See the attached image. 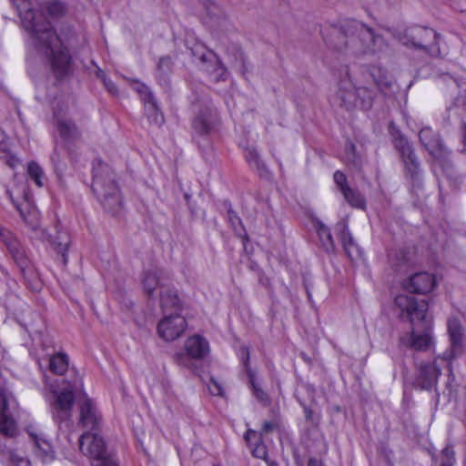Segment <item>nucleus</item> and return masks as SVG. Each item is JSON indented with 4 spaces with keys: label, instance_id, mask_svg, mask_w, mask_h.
Instances as JSON below:
<instances>
[{
    "label": "nucleus",
    "instance_id": "obj_27",
    "mask_svg": "<svg viewBox=\"0 0 466 466\" xmlns=\"http://www.w3.org/2000/svg\"><path fill=\"white\" fill-rule=\"evenodd\" d=\"M245 440L248 443L249 446L254 441L255 447L252 449V455L258 459H266L268 455L266 446L260 441V438L258 436L257 431L253 430H248L245 433Z\"/></svg>",
    "mask_w": 466,
    "mask_h": 466
},
{
    "label": "nucleus",
    "instance_id": "obj_30",
    "mask_svg": "<svg viewBox=\"0 0 466 466\" xmlns=\"http://www.w3.org/2000/svg\"><path fill=\"white\" fill-rule=\"evenodd\" d=\"M173 64L174 62L170 56H164L159 58L157 67V78L159 82L167 83V76L171 72Z\"/></svg>",
    "mask_w": 466,
    "mask_h": 466
},
{
    "label": "nucleus",
    "instance_id": "obj_17",
    "mask_svg": "<svg viewBox=\"0 0 466 466\" xmlns=\"http://www.w3.org/2000/svg\"><path fill=\"white\" fill-rule=\"evenodd\" d=\"M55 229V235L48 234L47 239L56 250V254L60 256L61 263L64 266H66L68 262L67 250L71 242L70 236L68 232L59 225H56Z\"/></svg>",
    "mask_w": 466,
    "mask_h": 466
},
{
    "label": "nucleus",
    "instance_id": "obj_8",
    "mask_svg": "<svg viewBox=\"0 0 466 466\" xmlns=\"http://www.w3.org/2000/svg\"><path fill=\"white\" fill-rule=\"evenodd\" d=\"M419 138L422 147L440 164L447 177L451 178L453 167L450 161L451 151L445 146L440 134L430 127H425L420 130Z\"/></svg>",
    "mask_w": 466,
    "mask_h": 466
},
{
    "label": "nucleus",
    "instance_id": "obj_37",
    "mask_svg": "<svg viewBox=\"0 0 466 466\" xmlns=\"http://www.w3.org/2000/svg\"><path fill=\"white\" fill-rule=\"evenodd\" d=\"M25 223L29 228L35 231L40 228L39 213L36 209H30L27 214L20 212Z\"/></svg>",
    "mask_w": 466,
    "mask_h": 466
},
{
    "label": "nucleus",
    "instance_id": "obj_1",
    "mask_svg": "<svg viewBox=\"0 0 466 466\" xmlns=\"http://www.w3.org/2000/svg\"><path fill=\"white\" fill-rule=\"evenodd\" d=\"M22 3L23 5H18V15L23 27L29 33L31 45L37 54L47 58L56 77L66 76L70 72L72 58L65 45L71 44L75 37L72 26L64 25L57 35L43 14L31 10L26 1Z\"/></svg>",
    "mask_w": 466,
    "mask_h": 466
},
{
    "label": "nucleus",
    "instance_id": "obj_32",
    "mask_svg": "<svg viewBox=\"0 0 466 466\" xmlns=\"http://www.w3.org/2000/svg\"><path fill=\"white\" fill-rule=\"evenodd\" d=\"M248 377L249 380V383L251 385L253 395L257 398L258 401L264 404H268L269 402L268 395L256 382L255 372L251 369H248Z\"/></svg>",
    "mask_w": 466,
    "mask_h": 466
},
{
    "label": "nucleus",
    "instance_id": "obj_4",
    "mask_svg": "<svg viewBox=\"0 0 466 466\" xmlns=\"http://www.w3.org/2000/svg\"><path fill=\"white\" fill-rule=\"evenodd\" d=\"M395 305L400 309V317L411 324L409 346L417 351H427L433 344L428 328L429 304L423 299L412 295L400 294L395 298Z\"/></svg>",
    "mask_w": 466,
    "mask_h": 466
},
{
    "label": "nucleus",
    "instance_id": "obj_45",
    "mask_svg": "<svg viewBox=\"0 0 466 466\" xmlns=\"http://www.w3.org/2000/svg\"><path fill=\"white\" fill-rule=\"evenodd\" d=\"M242 362L245 366L246 371L248 372V369L249 368V349L248 347H242L240 349Z\"/></svg>",
    "mask_w": 466,
    "mask_h": 466
},
{
    "label": "nucleus",
    "instance_id": "obj_19",
    "mask_svg": "<svg viewBox=\"0 0 466 466\" xmlns=\"http://www.w3.org/2000/svg\"><path fill=\"white\" fill-rule=\"evenodd\" d=\"M83 395L84 400L79 405V424L84 428L94 431L99 424L100 417L92 400L85 393Z\"/></svg>",
    "mask_w": 466,
    "mask_h": 466
},
{
    "label": "nucleus",
    "instance_id": "obj_36",
    "mask_svg": "<svg viewBox=\"0 0 466 466\" xmlns=\"http://www.w3.org/2000/svg\"><path fill=\"white\" fill-rule=\"evenodd\" d=\"M45 9L50 18H58L64 15L66 13L65 5L59 1H52L47 3Z\"/></svg>",
    "mask_w": 466,
    "mask_h": 466
},
{
    "label": "nucleus",
    "instance_id": "obj_7",
    "mask_svg": "<svg viewBox=\"0 0 466 466\" xmlns=\"http://www.w3.org/2000/svg\"><path fill=\"white\" fill-rule=\"evenodd\" d=\"M393 144L404 165L405 177L410 180L413 190L422 187V169L412 145L400 133L393 135Z\"/></svg>",
    "mask_w": 466,
    "mask_h": 466
},
{
    "label": "nucleus",
    "instance_id": "obj_21",
    "mask_svg": "<svg viewBox=\"0 0 466 466\" xmlns=\"http://www.w3.org/2000/svg\"><path fill=\"white\" fill-rule=\"evenodd\" d=\"M160 308L164 314L169 315L168 311H177L181 309V301L177 292L167 285H161Z\"/></svg>",
    "mask_w": 466,
    "mask_h": 466
},
{
    "label": "nucleus",
    "instance_id": "obj_48",
    "mask_svg": "<svg viewBox=\"0 0 466 466\" xmlns=\"http://www.w3.org/2000/svg\"><path fill=\"white\" fill-rule=\"evenodd\" d=\"M304 413H305V419L308 420V421H311L313 420V411L309 407H304Z\"/></svg>",
    "mask_w": 466,
    "mask_h": 466
},
{
    "label": "nucleus",
    "instance_id": "obj_46",
    "mask_svg": "<svg viewBox=\"0 0 466 466\" xmlns=\"http://www.w3.org/2000/svg\"><path fill=\"white\" fill-rule=\"evenodd\" d=\"M441 458L455 460L454 451L452 449L446 447L442 450Z\"/></svg>",
    "mask_w": 466,
    "mask_h": 466
},
{
    "label": "nucleus",
    "instance_id": "obj_12",
    "mask_svg": "<svg viewBox=\"0 0 466 466\" xmlns=\"http://www.w3.org/2000/svg\"><path fill=\"white\" fill-rule=\"evenodd\" d=\"M186 354L177 352L174 355V360L179 366L192 369L188 367L190 360L204 359L209 353L208 341L200 335L189 337L185 342Z\"/></svg>",
    "mask_w": 466,
    "mask_h": 466
},
{
    "label": "nucleus",
    "instance_id": "obj_42",
    "mask_svg": "<svg viewBox=\"0 0 466 466\" xmlns=\"http://www.w3.org/2000/svg\"><path fill=\"white\" fill-rule=\"evenodd\" d=\"M208 388L212 395L222 396L224 393L222 386L214 378L210 379V381L208 384Z\"/></svg>",
    "mask_w": 466,
    "mask_h": 466
},
{
    "label": "nucleus",
    "instance_id": "obj_33",
    "mask_svg": "<svg viewBox=\"0 0 466 466\" xmlns=\"http://www.w3.org/2000/svg\"><path fill=\"white\" fill-rule=\"evenodd\" d=\"M27 173L30 178L33 179L38 187L44 185V171L36 162L32 161L28 164Z\"/></svg>",
    "mask_w": 466,
    "mask_h": 466
},
{
    "label": "nucleus",
    "instance_id": "obj_38",
    "mask_svg": "<svg viewBox=\"0 0 466 466\" xmlns=\"http://www.w3.org/2000/svg\"><path fill=\"white\" fill-rule=\"evenodd\" d=\"M245 157L248 165L252 168L258 170H263L265 168V165L260 159L259 155L255 148H248Z\"/></svg>",
    "mask_w": 466,
    "mask_h": 466
},
{
    "label": "nucleus",
    "instance_id": "obj_25",
    "mask_svg": "<svg viewBox=\"0 0 466 466\" xmlns=\"http://www.w3.org/2000/svg\"><path fill=\"white\" fill-rule=\"evenodd\" d=\"M32 440L35 443V452L44 461H49L54 459V451L51 444L37 434H31Z\"/></svg>",
    "mask_w": 466,
    "mask_h": 466
},
{
    "label": "nucleus",
    "instance_id": "obj_15",
    "mask_svg": "<svg viewBox=\"0 0 466 466\" xmlns=\"http://www.w3.org/2000/svg\"><path fill=\"white\" fill-rule=\"evenodd\" d=\"M448 333L450 336L451 348L443 353V359L452 360L460 356L463 351L462 345V326L459 319H451L448 321Z\"/></svg>",
    "mask_w": 466,
    "mask_h": 466
},
{
    "label": "nucleus",
    "instance_id": "obj_57",
    "mask_svg": "<svg viewBox=\"0 0 466 466\" xmlns=\"http://www.w3.org/2000/svg\"><path fill=\"white\" fill-rule=\"evenodd\" d=\"M215 466H221V465H215Z\"/></svg>",
    "mask_w": 466,
    "mask_h": 466
},
{
    "label": "nucleus",
    "instance_id": "obj_22",
    "mask_svg": "<svg viewBox=\"0 0 466 466\" xmlns=\"http://www.w3.org/2000/svg\"><path fill=\"white\" fill-rule=\"evenodd\" d=\"M15 432V424L8 413V400L5 393L0 390V433L13 436Z\"/></svg>",
    "mask_w": 466,
    "mask_h": 466
},
{
    "label": "nucleus",
    "instance_id": "obj_55",
    "mask_svg": "<svg viewBox=\"0 0 466 466\" xmlns=\"http://www.w3.org/2000/svg\"><path fill=\"white\" fill-rule=\"evenodd\" d=\"M18 466H30V462L26 460H21L18 463Z\"/></svg>",
    "mask_w": 466,
    "mask_h": 466
},
{
    "label": "nucleus",
    "instance_id": "obj_5",
    "mask_svg": "<svg viewBox=\"0 0 466 466\" xmlns=\"http://www.w3.org/2000/svg\"><path fill=\"white\" fill-rule=\"evenodd\" d=\"M91 188L107 212L115 214L120 209L121 197L115 174L110 167L99 158L93 163Z\"/></svg>",
    "mask_w": 466,
    "mask_h": 466
},
{
    "label": "nucleus",
    "instance_id": "obj_29",
    "mask_svg": "<svg viewBox=\"0 0 466 466\" xmlns=\"http://www.w3.org/2000/svg\"><path fill=\"white\" fill-rule=\"evenodd\" d=\"M69 360L66 353H56L49 360V370L57 375H63L68 369Z\"/></svg>",
    "mask_w": 466,
    "mask_h": 466
},
{
    "label": "nucleus",
    "instance_id": "obj_6",
    "mask_svg": "<svg viewBox=\"0 0 466 466\" xmlns=\"http://www.w3.org/2000/svg\"><path fill=\"white\" fill-rule=\"evenodd\" d=\"M441 35L431 28L423 26H414L405 30L398 36L399 41L406 46L422 50L431 56L442 57L439 41Z\"/></svg>",
    "mask_w": 466,
    "mask_h": 466
},
{
    "label": "nucleus",
    "instance_id": "obj_49",
    "mask_svg": "<svg viewBox=\"0 0 466 466\" xmlns=\"http://www.w3.org/2000/svg\"><path fill=\"white\" fill-rule=\"evenodd\" d=\"M308 466H323V463L314 458H310L308 461Z\"/></svg>",
    "mask_w": 466,
    "mask_h": 466
},
{
    "label": "nucleus",
    "instance_id": "obj_35",
    "mask_svg": "<svg viewBox=\"0 0 466 466\" xmlns=\"http://www.w3.org/2000/svg\"><path fill=\"white\" fill-rule=\"evenodd\" d=\"M134 89L140 95L141 100L144 102L145 105H150L155 106V96L150 90V88L143 84L137 82L136 86H134Z\"/></svg>",
    "mask_w": 466,
    "mask_h": 466
},
{
    "label": "nucleus",
    "instance_id": "obj_47",
    "mask_svg": "<svg viewBox=\"0 0 466 466\" xmlns=\"http://www.w3.org/2000/svg\"><path fill=\"white\" fill-rule=\"evenodd\" d=\"M276 427V424L272 421H265L262 426V433H268L270 432L274 428Z\"/></svg>",
    "mask_w": 466,
    "mask_h": 466
},
{
    "label": "nucleus",
    "instance_id": "obj_34",
    "mask_svg": "<svg viewBox=\"0 0 466 466\" xmlns=\"http://www.w3.org/2000/svg\"><path fill=\"white\" fill-rule=\"evenodd\" d=\"M146 110L148 112L147 117L150 123L160 127L163 125L165 118L163 113L159 110L157 100L155 99V106L145 105Z\"/></svg>",
    "mask_w": 466,
    "mask_h": 466
},
{
    "label": "nucleus",
    "instance_id": "obj_24",
    "mask_svg": "<svg viewBox=\"0 0 466 466\" xmlns=\"http://www.w3.org/2000/svg\"><path fill=\"white\" fill-rule=\"evenodd\" d=\"M142 285L148 297H152L157 288L161 289V285H166L161 277V271L150 269L144 272Z\"/></svg>",
    "mask_w": 466,
    "mask_h": 466
},
{
    "label": "nucleus",
    "instance_id": "obj_53",
    "mask_svg": "<svg viewBox=\"0 0 466 466\" xmlns=\"http://www.w3.org/2000/svg\"><path fill=\"white\" fill-rule=\"evenodd\" d=\"M462 128H463V144H464V147H465V149H463V152L466 151V122L463 123V126H462Z\"/></svg>",
    "mask_w": 466,
    "mask_h": 466
},
{
    "label": "nucleus",
    "instance_id": "obj_40",
    "mask_svg": "<svg viewBox=\"0 0 466 466\" xmlns=\"http://www.w3.org/2000/svg\"><path fill=\"white\" fill-rule=\"evenodd\" d=\"M333 178L340 192H343L345 188L350 187L347 182V177L342 172L336 171L334 173Z\"/></svg>",
    "mask_w": 466,
    "mask_h": 466
},
{
    "label": "nucleus",
    "instance_id": "obj_26",
    "mask_svg": "<svg viewBox=\"0 0 466 466\" xmlns=\"http://www.w3.org/2000/svg\"><path fill=\"white\" fill-rule=\"evenodd\" d=\"M315 227L322 248L329 253L333 252L335 244L329 228L321 221H317Z\"/></svg>",
    "mask_w": 466,
    "mask_h": 466
},
{
    "label": "nucleus",
    "instance_id": "obj_56",
    "mask_svg": "<svg viewBox=\"0 0 466 466\" xmlns=\"http://www.w3.org/2000/svg\"><path fill=\"white\" fill-rule=\"evenodd\" d=\"M40 288V284L38 282H35V285L32 287L33 289L38 290Z\"/></svg>",
    "mask_w": 466,
    "mask_h": 466
},
{
    "label": "nucleus",
    "instance_id": "obj_3",
    "mask_svg": "<svg viewBox=\"0 0 466 466\" xmlns=\"http://www.w3.org/2000/svg\"><path fill=\"white\" fill-rule=\"evenodd\" d=\"M326 45L347 56L362 57L380 52L386 46L383 37L362 22L347 20L332 25L324 36Z\"/></svg>",
    "mask_w": 466,
    "mask_h": 466
},
{
    "label": "nucleus",
    "instance_id": "obj_10",
    "mask_svg": "<svg viewBox=\"0 0 466 466\" xmlns=\"http://www.w3.org/2000/svg\"><path fill=\"white\" fill-rule=\"evenodd\" d=\"M81 382L68 384L61 390H54V400L51 403L53 419L59 424L68 422L72 416V407L78 391H82Z\"/></svg>",
    "mask_w": 466,
    "mask_h": 466
},
{
    "label": "nucleus",
    "instance_id": "obj_14",
    "mask_svg": "<svg viewBox=\"0 0 466 466\" xmlns=\"http://www.w3.org/2000/svg\"><path fill=\"white\" fill-rule=\"evenodd\" d=\"M66 109L63 106H56L54 109L55 125L61 138L65 142L76 140L80 137L81 133L76 123L66 117Z\"/></svg>",
    "mask_w": 466,
    "mask_h": 466
},
{
    "label": "nucleus",
    "instance_id": "obj_9",
    "mask_svg": "<svg viewBox=\"0 0 466 466\" xmlns=\"http://www.w3.org/2000/svg\"><path fill=\"white\" fill-rule=\"evenodd\" d=\"M81 452L91 461V466H118L108 453L103 438L96 432H86L79 438Z\"/></svg>",
    "mask_w": 466,
    "mask_h": 466
},
{
    "label": "nucleus",
    "instance_id": "obj_43",
    "mask_svg": "<svg viewBox=\"0 0 466 466\" xmlns=\"http://www.w3.org/2000/svg\"><path fill=\"white\" fill-rule=\"evenodd\" d=\"M51 161L54 164V167L56 170L63 169L65 164L62 162L59 153L56 148L54 149L53 154L51 155Z\"/></svg>",
    "mask_w": 466,
    "mask_h": 466
},
{
    "label": "nucleus",
    "instance_id": "obj_51",
    "mask_svg": "<svg viewBox=\"0 0 466 466\" xmlns=\"http://www.w3.org/2000/svg\"><path fill=\"white\" fill-rule=\"evenodd\" d=\"M455 460L441 458V466H453Z\"/></svg>",
    "mask_w": 466,
    "mask_h": 466
},
{
    "label": "nucleus",
    "instance_id": "obj_54",
    "mask_svg": "<svg viewBox=\"0 0 466 466\" xmlns=\"http://www.w3.org/2000/svg\"><path fill=\"white\" fill-rule=\"evenodd\" d=\"M350 150L354 153L355 146H354L353 144H350ZM353 157H355V156H354V155H353ZM352 161H353V164H354V165H356V166H357V165H359V162H358L355 158H354Z\"/></svg>",
    "mask_w": 466,
    "mask_h": 466
},
{
    "label": "nucleus",
    "instance_id": "obj_50",
    "mask_svg": "<svg viewBox=\"0 0 466 466\" xmlns=\"http://www.w3.org/2000/svg\"><path fill=\"white\" fill-rule=\"evenodd\" d=\"M456 8L461 12L466 11V0H458Z\"/></svg>",
    "mask_w": 466,
    "mask_h": 466
},
{
    "label": "nucleus",
    "instance_id": "obj_44",
    "mask_svg": "<svg viewBox=\"0 0 466 466\" xmlns=\"http://www.w3.org/2000/svg\"><path fill=\"white\" fill-rule=\"evenodd\" d=\"M103 84H104V86L106 87V89L113 96H116L118 94V89L116 87V86L115 85V83L109 79V78H105L103 80Z\"/></svg>",
    "mask_w": 466,
    "mask_h": 466
},
{
    "label": "nucleus",
    "instance_id": "obj_23",
    "mask_svg": "<svg viewBox=\"0 0 466 466\" xmlns=\"http://www.w3.org/2000/svg\"><path fill=\"white\" fill-rule=\"evenodd\" d=\"M213 113L209 108L200 110L198 115L194 118L192 126L194 130L199 135L209 133L213 125Z\"/></svg>",
    "mask_w": 466,
    "mask_h": 466
},
{
    "label": "nucleus",
    "instance_id": "obj_41",
    "mask_svg": "<svg viewBox=\"0 0 466 466\" xmlns=\"http://www.w3.org/2000/svg\"><path fill=\"white\" fill-rule=\"evenodd\" d=\"M192 55L198 57L202 63H206L208 61L207 51L205 47L200 44H196L191 48Z\"/></svg>",
    "mask_w": 466,
    "mask_h": 466
},
{
    "label": "nucleus",
    "instance_id": "obj_2",
    "mask_svg": "<svg viewBox=\"0 0 466 466\" xmlns=\"http://www.w3.org/2000/svg\"><path fill=\"white\" fill-rule=\"evenodd\" d=\"M390 86V80L380 68H363L354 75L347 68L339 77L333 102L346 110L357 107L368 110L372 106L377 91H384Z\"/></svg>",
    "mask_w": 466,
    "mask_h": 466
},
{
    "label": "nucleus",
    "instance_id": "obj_31",
    "mask_svg": "<svg viewBox=\"0 0 466 466\" xmlns=\"http://www.w3.org/2000/svg\"><path fill=\"white\" fill-rule=\"evenodd\" d=\"M345 200L352 207L358 208H364L366 206V200L364 197L356 189L351 187L345 188L341 192Z\"/></svg>",
    "mask_w": 466,
    "mask_h": 466
},
{
    "label": "nucleus",
    "instance_id": "obj_39",
    "mask_svg": "<svg viewBox=\"0 0 466 466\" xmlns=\"http://www.w3.org/2000/svg\"><path fill=\"white\" fill-rule=\"evenodd\" d=\"M0 157L5 159V163L12 168H15L19 164V159L6 151L5 147L0 144Z\"/></svg>",
    "mask_w": 466,
    "mask_h": 466
},
{
    "label": "nucleus",
    "instance_id": "obj_28",
    "mask_svg": "<svg viewBox=\"0 0 466 466\" xmlns=\"http://www.w3.org/2000/svg\"><path fill=\"white\" fill-rule=\"evenodd\" d=\"M224 207L227 208L228 219L234 232L239 238H247V233L243 227L242 220L238 216V214L233 210L231 204L228 201H225Z\"/></svg>",
    "mask_w": 466,
    "mask_h": 466
},
{
    "label": "nucleus",
    "instance_id": "obj_11",
    "mask_svg": "<svg viewBox=\"0 0 466 466\" xmlns=\"http://www.w3.org/2000/svg\"><path fill=\"white\" fill-rule=\"evenodd\" d=\"M0 240L6 247L15 263L19 268L23 277L25 279H27L28 276L32 277L34 275V270L31 260L18 238L9 229L0 228Z\"/></svg>",
    "mask_w": 466,
    "mask_h": 466
},
{
    "label": "nucleus",
    "instance_id": "obj_52",
    "mask_svg": "<svg viewBox=\"0 0 466 466\" xmlns=\"http://www.w3.org/2000/svg\"><path fill=\"white\" fill-rule=\"evenodd\" d=\"M96 77H98L99 79H101L102 81L106 78V73L99 67H97L96 71Z\"/></svg>",
    "mask_w": 466,
    "mask_h": 466
},
{
    "label": "nucleus",
    "instance_id": "obj_20",
    "mask_svg": "<svg viewBox=\"0 0 466 466\" xmlns=\"http://www.w3.org/2000/svg\"><path fill=\"white\" fill-rule=\"evenodd\" d=\"M441 371L435 363H424L420 365V374L415 380V387L420 390H431L437 384Z\"/></svg>",
    "mask_w": 466,
    "mask_h": 466
},
{
    "label": "nucleus",
    "instance_id": "obj_18",
    "mask_svg": "<svg viewBox=\"0 0 466 466\" xmlns=\"http://www.w3.org/2000/svg\"><path fill=\"white\" fill-rule=\"evenodd\" d=\"M336 230L339 231L340 242L350 259L353 261L360 258L362 251L351 236L348 225L343 221L339 222Z\"/></svg>",
    "mask_w": 466,
    "mask_h": 466
},
{
    "label": "nucleus",
    "instance_id": "obj_13",
    "mask_svg": "<svg viewBox=\"0 0 466 466\" xmlns=\"http://www.w3.org/2000/svg\"><path fill=\"white\" fill-rule=\"evenodd\" d=\"M187 329V321L179 313L164 314L157 325L158 335L167 341L179 338Z\"/></svg>",
    "mask_w": 466,
    "mask_h": 466
},
{
    "label": "nucleus",
    "instance_id": "obj_16",
    "mask_svg": "<svg viewBox=\"0 0 466 466\" xmlns=\"http://www.w3.org/2000/svg\"><path fill=\"white\" fill-rule=\"evenodd\" d=\"M436 286V279L428 272H418L410 277L405 288L411 293L427 294Z\"/></svg>",
    "mask_w": 466,
    "mask_h": 466
}]
</instances>
